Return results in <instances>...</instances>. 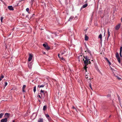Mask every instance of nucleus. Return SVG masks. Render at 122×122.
Wrapping results in <instances>:
<instances>
[{
	"mask_svg": "<svg viewBox=\"0 0 122 122\" xmlns=\"http://www.w3.org/2000/svg\"><path fill=\"white\" fill-rule=\"evenodd\" d=\"M61 60H65L63 58V57H61V58H60Z\"/></svg>",
	"mask_w": 122,
	"mask_h": 122,
	"instance_id": "35",
	"label": "nucleus"
},
{
	"mask_svg": "<svg viewBox=\"0 0 122 122\" xmlns=\"http://www.w3.org/2000/svg\"><path fill=\"white\" fill-rule=\"evenodd\" d=\"M115 76L116 77V78L118 80H120L121 79V78H120L118 76Z\"/></svg>",
	"mask_w": 122,
	"mask_h": 122,
	"instance_id": "26",
	"label": "nucleus"
},
{
	"mask_svg": "<svg viewBox=\"0 0 122 122\" xmlns=\"http://www.w3.org/2000/svg\"><path fill=\"white\" fill-rule=\"evenodd\" d=\"M119 56L118 53L117 52L116 55V57Z\"/></svg>",
	"mask_w": 122,
	"mask_h": 122,
	"instance_id": "32",
	"label": "nucleus"
},
{
	"mask_svg": "<svg viewBox=\"0 0 122 122\" xmlns=\"http://www.w3.org/2000/svg\"><path fill=\"white\" fill-rule=\"evenodd\" d=\"M43 46L47 50H48L50 49L49 47L47 45L45 44H43Z\"/></svg>",
	"mask_w": 122,
	"mask_h": 122,
	"instance_id": "3",
	"label": "nucleus"
},
{
	"mask_svg": "<svg viewBox=\"0 0 122 122\" xmlns=\"http://www.w3.org/2000/svg\"><path fill=\"white\" fill-rule=\"evenodd\" d=\"M88 5V4H86L83 5L81 7V9H82L83 8H84L86 7Z\"/></svg>",
	"mask_w": 122,
	"mask_h": 122,
	"instance_id": "13",
	"label": "nucleus"
},
{
	"mask_svg": "<svg viewBox=\"0 0 122 122\" xmlns=\"http://www.w3.org/2000/svg\"><path fill=\"white\" fill-rule=\"evenodd\" d=\"M45 53H45V52H44L43 53V54H45Z\"/></svg>",
	"mask_w": 122,
	"mask_h": 122,
	"instance_id": "46",
	"label": "nucleus"
},
{
	"mask_svg": "<svg viewBox=\"0 0 122 122\" xmlns=\"http://www.w3.org/2000/svg\"><path fill=\"white\" fill-rule=\"evenodd\" d=\"M84 63L85 65V66L84 67V69L85 70L86 72L87 71V69H86V66L87 65L88 63V60H85L84 61Z\"/></svg>",
	"mask_w": 122,
	"mask_h": 122,
	"instance_id": "1",
	"label": "nucleus"
},
{
	"mask_svg": "<svg viewBox=\"0 0 122 122\" xmlns=\"http://www.w3.org/2000/svg\"><path fill=\"white\" fill-rule=\"evenodd\" d=\"M66 50H64L62 51L61 52V55H63L66 52Z\"/></svg>",
	"mask_w": 122,
	"mask_h": 122,
	"instance_id": "11",
	"label": "nucleus"
},
{
	"mask_svg": "<svg viewBox=\"0 0 122 122\" xmlns=\"http://www.w3.org/2000/svg\"><path fill=\"white\" fill-rule=\"evenodd\" d=\"M22 91L23 92H25V91L24 90V89H22Z\"/></svg>",
	"mask_w": 122,
	"mask_h": 122,
	"instance_id": "38",
	"label": "nucleus"
},
{
	"mask_svg": "<svg viewBox=\"0 0 122 122\" xmlns=\"http://www.w3.org/2000/svg\"><path fill=\"white\" fill-rule=\"evenodd\" d=\"M90 88H91L92 89V86H91V84H90Z\"/></svg>",
	"mask_w": 122,
	"mask_h": 122,
	"instance_id": "36",
	"label": "nucleus"
},
{
	"mask_svg": "<svg viewBox=\"0 0 122 122\" xmlns=\"http://www.w3.org/2000/svg\"><path fill=\"white\" fill-rule=\"evenodd\" d=\"M47 108V106H44L43 108V110L44 111H45Z\"/></svg>",
	"mask_w": 122,
	"mask_h": 122,
	"instance_id": "17",
	"label": "nucleus"
},
{
	"mask_svg": "<svg viewBox=\"0 0 122 122\" xmlns=\"http://www.w3.org/2000/svg\"><path fill=\"white\" fill-rule=\"evenodd\" d=\"M44 85H38V87H39V88L41 87H44Z\"/></svg>",
	"mask_w": 122,
	"mask_h": 122,
	"instance_id": "23",
	"label": "nucleus"
},
{
	"mask_svg": "<svg viewBox=\"0 0 122 122\" xmlns=\"http://www.w3.org/2000/svg\"><path fill=\"white\" fill-rule=\"evenodd\" d=\"M4 114L3 113H1L0 114V119L2 117Z\"/></svg>",
	"mask_w": 122,
	"mask_h": 122,
	"instance_id": "22",
	"label": "nucleus"
},
{
	"mask_svg": "<svg viewBox=\"0 0 122 122\" xmlns=\"http://www.w3.org/2000/svg\"><path fill=\"white\" fill-rule=\"evenodd\" d=\"M32 57H33V56L32 55V54H29V57L28 58V61H30L32 60Z\"/></svg>",
	"mask_w": 122,
	"mask_h": 122,
	"instance_id": "4",
	"label": "nucleus"
},
{
	"mask_svg": "<svg viewBox=\"0 0 122 122\" xmlns=\"http://www.w3.org/2000/svg\"><path fill=\"white\" fill-rule=\"evenodd\" d=\"M9 114L8 113H6L5 114V117H6V118H7H7H8L9 117Z\"/></svg>",
	"mask_w": 122,
	"mask_h": 122,
	"instance_id": "10",
	"label": "nucleus"
},
{
	"mask_svg": "<svg viewBox=\"0 0 122 122\" xmlns=\"http://www.w3.org/2000/svg\"><path fill=\"white\" fill-rule=\"evenodd\" d=\"M72 108L73 109H75V107H74V106H73L72 107Z\"/></svg>",
	"mask_w": 122,
	"mask_h": 122,
	"instance_id": "40",
	"label": "nucleus"
},
{
	"mask_svg": "<svg viewBox=\"0 0 122 122\" xmlns=\"http://www.w3.org/2000/svg\"><path fill=\"white\" fill-rule=\"evenodd\" d=\"M4 76L2 75H1V76L0 77V81L2 79L4 78Z\"/></svg>",
	"mask_w": 122,
	"mask_h": 122,
	"instance_id": "19",
	"label": "nucleus"
},
{
	"mask_svg": "<svg viewBox=\"0 0 122 122\" xmlns=\"http://www.w3.org/2000/svg\"><path fill=\"white\" fill-rule=\"evenodd\" d=\"M102 35L100 34L98 38H100L101 40H102Z\"/></svg>",
	"mask_w": 122,
	"mask_h": 122,
	"instance_id": "18",
	"label": "nucleus"
},
{
	"mask_svg": "<svg viewBox=\"0 0 122 122\" xmlns=\"http://www.w3.org/2000/svg\"><path fill=\"white\" fill-rule=\"evenodd\" d=\"M105 59L106 60H107V61L108 62V63L109 64V65H110L111 64V63L109 61V60H108V59L107 58H105Z\"/></svg>",
	"mask_w": 122,
	"mask_h": 122,
	"instance_id": "15",
	"label": "nucleus"
},
{
	"mask_svg": "<svg viewBox=\"0 0 122 122\" xmlns=\"http://www.w3.org/2000/svg\"><path fill=\"white\" fill-rule=\"evenodd\" d=\"M121 22H122V17L121 18Z\"/></svg>",
	"mask_w": 122,
	"mask_h": 122,
	"instance_id": "42",
	"label": "nucleus"
},
{
	"mask_svg": "<svg viewBox=\"0 0 122 122\" xmlns=\"http://www.w3.org/2000/svg\"><path fill=\"white\" fill-rule=\"evenodd\" d=\"M26 87V85H24L22 87L23 89H25Z\"/></svg>",
	"mask_w": 122,
	"mask_h": 122,
	"instance_id": "31",
	"label": "nucleus"
},
{
	"mask_svg": "<svg viewBox=\"0 0 122 122\" xmlns=\"http://www.w3.org/2000/svg\"><path fill=\"white\" fill-rule=\"evenodd\" d=\"M38 122H43V120L42 118L40 117L39 118L37 121Z\"/></svg>",
	"mask_w": 122,
	"mask_h": 122,
	"instance_id": "7",
	"label": "nucleus"
},
{
	"mask_svg": "<svg viewBox=\"0 0 122 122\" xmlns=\"http://www.w3.org/2000/svg\"><path fill=\"white\" fill-rule=\"evenodd\" d=\"M84 58L86 60H85L89 61V59L88 58V57L86 56L85 57H84Z\"/></svg>",
	"mask_w": 122,
	"mask_h": 122,
	"instance_id": "21",
	"label": "nucleus"
},
{
	"mask_svg": "<svg viewBox=\"0 0 122 122\" xmlns=\"http://www.w3.org/2000/svg\"><path fill=\"white\" fill-rule=\"evenodd\" d=\"M87 28H86V30H86H86H87Z\"/></svg>",
	"mask_w": 122,
	"mask_h": 122,
	"instance_id": "45",
	"label": "nucleus"
},
{
	"mask_svg": "<svg viewBox=\"0 0 122 122\" xmlns=\"http://www.w3.org/2000/svg\"><path fill=\"white\" fill-rule=\"evenodd\" d=\"M87 52H89V50L88 49H87Z\"/></svg>",
	"mask_w": 122,
	"mask_h": 122,
	"instance_id": "41",
	"label": "nucleus"
},
{
	"mask_svg": "<svg viewBox=\"0 0 122 122\" xmlns=\"http://www.w3.org/2000/svg\"><path fill=\"white\" fill-rule=\"evenodd\" d=\"M26 11L28 12V13H29V8H27L26 9Z\"/></svg>",
	"mask_w": 122,
	"mask_h": 122,
	"instance_id": "30",
	"label": "nucleus"
},
{
	"mask_svg": "<svg viewBox=\"0 0 122 122\" xmlns=\"http://www.w3.org/2000/svg\"><path fill=\"white\" fill-rule=\"evenodd\" d=\"M89 79V80H91V79H90H90Z\"/></svg>",
	"mask_w": 122,
	"mask_h": 122,
	"instance_id": "49",
	"label": "nucleus"
},
{
	"mask_svg": "<svg viewBox=\"0 0 122 122\" xmlns=\"http://www.w3.org/2000/svg\"><path fill=\"white\" fill-rule=\"evenodd\" d=\"M38 96L40 98H41V97L40 96V95H39Z\"/></svg>",
	"mask_w": 122,
	"mask_h": 122,
	"instance_id": "39",
	"label": "nucleus"
},
{
	"mask_svg": "<svg viewBox=\"0 0 122 122\" xmlns=\"http://www.w3.org/2000/svg\"><path fill=\"white\" fill-rule=\"evenodd\" d=\"M122 47L121 46L120 48V56L121 57H122Z\"/></svg>",
	"mask_w": 122,
	"mask_h": 122,
	"instance_id": "14",
	"label": "nucleus"
},
{
	"mask_svg": "<svg viewBox=\"0 0 122 122\" xmlns=\"http://www.w3.org/2000/svg\"><path fill=\"white\" fill-rule=\"evenodd\" d=\"M104 36H105V32H104Z\"/></svg>",
	"mask_w": 122,
	"mask_h": 122,
	"instance_id": "43",
	"label": "nucleus"
},
{
	"mask_svg": "<svg viewBox=\"0 0 122 122\" xmlns=\"http://www.w3.org/2000/svg\"><path fill=\"white\" fill-rule=\"evenodd\" d=\"M45 116L47 118L49 121H50L51 119V118L50 117L49 115L48 114H45Z\"/></svg>",
	"mask_w": 122,
	"mask_h": 122,
	"instance_id": "6",
	"label": "nucleus"
},
{
	"mask_svg": "<svg viewBox=\"0 0 122 122\" xmlns=\"http://www.w3.org/2000/svg\"><path fill=\"white\" fill-rule=\"evenodd\" d=\"M88 39V37L87 36H86L85 37V40L86 41H87Z\"/></svg>",
	"mask_w": 122,
	"mask_h": 122,
	"instance_id": "24",
	"label": "nucleus"
},
{
	"mask_svg": "<svg viewBox=\"0 0 122 122\" xmlns=\"http://www.w3.org/2000/svg\"><path fill=\"white\" fill-rule=\"evenodd\" d=\"M3 18H4L3 17H0V20H1V22L2 23L3 22L2 21H3Z\"/></svg>",
	"mask_w": 122,
	"mask_h": 122,
	"instance_id": "25",
	"label": "nucleus"
},
{
	"mask_svg": "<svg viewBox=\"0 0 122 122\" xmlns=\"http://www.w3.org/2000/svg\"><path fill=\"white\" fill-rule=\"evenodd\" d=\"M31 2H30V3H31V4L32 5L33 2L34 0H31Z\"/></svg>",
	"mask_w": 122,
	"mask_h": 122,
	"instance_id": "34",
	"label": "nucleus"
},
{
	"mask_svg": "<svg viewBox=\"0 0 122 122\" xmlns=\"http://www.w3.org/2000/svg\"><path fill=\"white\" fill-rule=\"evenodd\" d=\"M74 18V17L72 16H71L70 18H69V19L68 20V21H70L72 19H73Z\"/></svg>",
	"mask_w": 122,
	"mask_h": 122,
	"instance_id": "20",
	"label": "nucleus"
},
{
	"mask_svg": "<svg viewBox=\"0 0 122 122\" xmlns=\"http://www.w3.org/2000/svg\"><path fill=\"white\" fill-rule=\"evenodd\" d=\"M108 38L109 37V36H110V32L109 31V30L108 29Z\"/></svg>",
	"mask_w": 122,
	"mask_h": 122,
	"instance_id": "28",
	"label": "nucleus"
},
{
	"mask_svg": "<svg viewBox=\"0 0 122 122\" xmlns=\"http://www.w3.org/2000/svg\"><path fill=\"white\" fill-rule=\"evenodd\" d=\"M111 117V115L110 116H109V117Z\"/></svg>",
	"mask_w": 122,
	"mask_h": 122,
	"instance_id": "48",
	"label": "nucleus"
},
{
	"mask_svg": "<svg viewBox=\"0 0 122 122\" xmlns=\"http://www.w3.org/2000/svg\"><path fill=\"white\" fill-rule=\"evenodd\" d=\"M88 63H90L91 62L90 61H88Z\"/></svg>",
	"mask_w": 122,
	"mask_h": 122,
	"instance_id": "44",
	"label": "nucleus"
},
{
	"mask_svg": "<svg viewBox=\"0 0 122 122\" xmlns=\"http://www.w3.org/2000/svg\"><path fill=\"white\" fill-rule=\"evenodd\" d=\"M116 58H117V61H118V62L120 63H121V60L120 59L119 57V56H117L116 57Z\"/></svg>",
	"mask_w": 122,
	"mask_h": 122,
	"instance_id": "12",
	"label": "nucleus"
},
{
	"mask_svg": "<svg viewBox=\"0 0 122 122\" xmlns=\"http://www.w3.org/2000/svg\"><path fill=\"white\" fill-rule=\"evenodd\" d=\"M36 86H35L34 87L33 91L34 92L36 91Z\"/></svg>",
	"mask_w": 122,
	"mask_h": 122,
	"instance_id": "29",
	"label": "nucleus"
},
{
	"mask_svg": "<svg viewBox=\"0 0 122 122\" xmlns=\"http://www.w3.org/2000/svg\"><path fill=\"white\" fill-rule=\"evenodd\" d=\"M7 85V82H5V87Z\"/></svg>",
	"mask_w": 122,
	"mask_h": 122,
	"instance_id": "33",
	"label": "nucleus"
},
{
	"mask_svg": "<svg viewBox=\"0 0 122 122\" xmlns=\"http://www.w3.org/2000/svg\"><path fill=\"white\" fill-rule=\"evenodd\" d=\"M28 66L29 68H31V63H28Z\"/></svg>",
	"mask_w": 122,
	"mask_h": 122,
	"instance_id": "16",
	"label": "nucleus"
},
{
	"mask_svg": "<svg viewBox=\"0 0 122 122\" xmlns=\"http://www.w3.org/2000/svg\"><path fill=\"white\" fill-rule=\"evenodd\" d=\"M121 24H119L116 25L115 27V29L116 30H117L119 29L120 27Z\"/></svg>",
	"mask_w": 122,
	"mask_h": 122,
	"instance_id": "5",
	"label": "nucleus"
},
{
	"mask_svg": "<svg viewBox=\"0 0 122 122\" xmlns=\"http://www.w3.org/2000/svg\"><path fill=\"white\" fill-rule=\"evenodd\" d=\"M58 57H59V58H61V57L60 56V54H58Z\"/></svg>",
	"mask_w": 122,
	"mask_h": 122,
	"instance_id": "37",
	"label": "nucleus"
},
{
	"mask_svg": "<svg viewBox=\"0 0 122 122\" xmlns=\"http://www.w3.org/2000/svg\"><path fill=\"white\" fill-rule=\"evenodd\" d=\"M41 96L42 97L43 95H44V96L45 94L47 93V92L46 91L42 90H41Z\"/></svg>",
	"mask_w": 122,
	"mask_h": 122,
	"instance_id": "2",
	"label": "nucleus"
},
{
	"mask_svg": "<svg viewBox=\"0 0 122 122\" xmlns=\"http://www.w3.org/2000/svg\"><path fill=\"white\" fill-rule=\"evenodd\" d=\"M89 74L88 73V74L87 75H86H86L85 76V78H88V76L89 75Z\"/></svg>",
	"mask_w": 122,
	"mask_h": 122,
	"instance_id": "27",
	"label": "nucleus"
},
{
	"mask_svg": "<svg viewBox=\"0 0 122 122\" xmlns=\"http://www.w3.org/2000/svg\"><path fill=\"white\" fill-rule=\"evenodd\" d=\"M7 118H3L1 119L0 121L1 122H7Z\"/></svg>",
	"mask_w": 122,
	"mask_h": 122,
	"instance_id": "8",
	"label": "nucleus"
},
{
	"mask_svg": "<svg viewBox=\"0 0 122 122\" xmlns=\"http://www.w3.org/2000/svg\"><path fill=\"white\" fill-rule=\"evenodd\" d=\"M12 122H15V121L14 120H13L12 121Z\"/></svg>",
	"mask_w": 122,
	"mask_h": 122,
	"instance_id": "47",
	"label": "nucleus"
},
{
	"mask_svg": "<svg viewBox=\"0 0 122 122\" xmlns=\"http://www.w3.org/2000/svg\"><path fill=\"white\" fill-rule=\"evenodd\" d=\"M8 8L10 10H14L13 8L11 6H8Z\"/></svg>",
	"mask_w": 122,
	"mask_h": 122,
	"instance_id": "9",
	"label": "nucleus"
}]
</instances>
